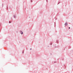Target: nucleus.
<instances>
[{
    "label": "nucleus",
    "mask_w": 73,
    "mask_h": 73,
    "mask_svg": "<svg viewBox=\"0 0 73 73\" xmlns=\"http://www.w3.org/2000/svg\"><path fill=\"white\" fill-rule=\"evenodd\" d=\"M64 25H65L66 26H67L68 25V23H67V22H66L65 24H64Z\"/></svg>",
    "instance_id": "nucleus-1"
},
{
    "label": "nucleus",
    "mask_w": 73,
    "mask_h": 73,
    "mask_svg": "<svg viewBox=\"0 0 73 73\" xmlns=\"http://www.w3.org/2000/svg\"><path fill=\"white\" fill-rule=\"evenodd\" d=\"M20 33H21V35H23V32H22V31H20Z\"/></svg>",
    "instance_id": "nucleus-2"
},
{
    "label": "nucleus",
    "mask_w": 73,
    "mask_h": 73,
    "mask_svg": "<svg viewBox=\"0 0 73 73\" xmlns=\"http://www.w3.org/2000/svg\"><path fill=\"white\" fill-rule=\"evenodd\" d=\"M13 17L14 18H16V15H13Z\"/></svg>",
    "instance_id": "nucleus-3"
},
{
    "label": "nucleus",
    "mask_w": 73,
    "mask_h": 73,
    "mask_svg": "<svg viewBox=\"0 0 73 73\" xmlns=\"http://www.w3.org/2000/svg\"><path fill=\"white\" fill-rule=\"evenodd\" d=\"M56 43H57V44H58V40H56Z\"/></svg>",
    "instance_id": "nucleus-4"
},
{
    "label": "nucleus",
    "mask_w": 73,
    "mask_h": 73,
    "mask_svg": "<svg viewBox=\"0 0 73 73\" xmlns=\"http://www.w3.org/2000/svg\"><path fill=\"white\" fill-rule=\"evenodd\" d=\"M50 44V45H52V42H51Z\"/></svg>",
    "instance_id": "nucleus-5"
},
{
    "label": "nucleus",
    "mask_w": 73,
    "mask_h": 73,
    "mask_svg": "<svg viewBox=\"0 0 73 73\" xmlns=\"http://www.w3.org/2000/svg\"><path fill=\"white\" fill-rule=\"evenodd\" d=\"M33 1H32V0H31V3H32Z\"/></svg>",
    "instance_id": "nucleus-6"
},
{
    "label": "nucleus",
    "mask_w": 73,
    "mask_h": 73,
    "mask_svg": "<svg viewBox=\"0 0 73 73\" xmlns=\"http://www.w3.org/2000/svg\"><path fill=\"white\" fill-rule=\"evenodd\" d=\"M56 61H55V62H54V63H56Z\"/></svg>",
    "instance_id": "nucleus-7"
},
{
    "label": "nucleus",
    "mask_w": 73,
    "mask_h": 73,
    "mask_svg": "<svg viewBox=\"0 0 73 73\" xmlns=\"http://www.w3.org/2000/svg\"><path fill=\"white\" fill-rule=\"evenodd\" d=\"M24 51H23V52H22V53H24Z\"/></svg>",
    "instance_id": "nucleus-8"
},
{
    "label": "nucleus",
    "mask_w": 73,
    "mask_h": 73,
    "mask_svg": "<svg viewBox=\"0 0 73 73\" xmlns=\"http://www.w3.org/2000/svg\"><path fill=\"white\" fill-rule=\"evenodd\" d=\"M9 23H11V21H9Z\"/></svg>",
    "instance_id": "nucleus-9"
},
{
    "label": "nucleus",
    "mask_w": 73,
    "mask_h": 73,
    "mask_svg": "<svg viewBox=\"0 0 73 73\" xmlns=\"http://www.w3.org/2000/svg\"><path fill=\"white\" fill-rule=\"evenodd\" d=\"M60 2H58V4H60Z\"/></svg>",
    "instance_id": "nucleus-10"
},
{
    "label": "nucleus",
    "mask_w": 73,
    "mask_h": 73,
    "mask_svg": "<svg viewBox=\"0 0 73 73\" xmlns=\"http://www.w3.org/2000/svg\"><path fill=\"white\" fill-rule=\"evenodd\" d=\"M30 50H32V48H31L30 49Z\"/></svg>",
    "instance_id": "nucleus-11"
},
{
    "label": "nucleus",
    "mask_w": 73,
    "mask_h": 73,
    "mask_svg": "<svg viewBox=\"0 0 73 73\" xmlns=\"http://www.w3.org/2000/svg\"><path fill=\"white\" fill-rule=\"evenodd\" d=\"M46 1H47V2H48V0H46Z\"/></svg>",
    "instance_id": "nucleus-12"
},
{
    "label": "nucleus",
    "mask_w": 73,
    "mask_h": 73,
    "mask_svg": "<svg viewBox=\"0 0 73 73\" xmlns=\"http://www.w3.org/2000/svg\"><path fill=\"white\" fill-rule=\"evenodd\" d=\"M68 28H69V29H70V27H69Z\"/></svg>",
    "instance_id": "nucleus-13"
},
{
    "label": "nucleus",
    "mask_w": 73,
    "mask_h": 73,
    "mask_svg": "<svg viewBox=\"0 0 73 73\" xmlns=\"http://www.w3.org/2000/svg\"><path fill=\"white\" fill-rule=\"evenodd\" d=\"M2 7H3V4H2Z\"/></svg>",
    "instance_id": "nucleus-14"
},
{
    "label": "nucleus",
    "mask_w": 73,
    "mask_h": 73,
    "mask_svg": "<svg viewBox=\"0 0 73 73\" xmlns=\"http://www.w3.org/2000/svg\"><path fill=\"white\" fill-rule=\"evenodd\" d=\"M17 33H18V32L17 31Z\"/></svg>",
    "instance_id": "nucleus-15"
},
{
    "label": "nucleus",
    "mask_w": 73,
    "mask_h": 73,
    "mask_svg": "<svg viewBox=\"0 0 73 73\" xmlns=\"http://www.w3.org/2000/svg\"><path fill=\"white\" fill-rule=\"evenodd\" d=\"M7 9H8V7H7Z\"/></svg>",
    "instance_id": "nucleus-16"
},
{
    "label": "nucleus",
    "mask_w": 73,
    "mask_h": 73,
    "mask_svg": "<svg viewBox=\"0 0 73 73\" xmlns=\"http://www.w3.org/2000/svg\"><path fill=\"white\" fill-rule=\"evenodd\" d=\"M12 19V18H11V19Z\"/></svg>",
    "instance_id": "nucleus-17"
},
{
    "label": "nucleus",
    "mask_w": 73,
    "mask_h": 73,
    "mask_svg": "<svg viewBox=\"0 0 73 73\" xmlns=\"http://www.w3.org/2000/svg\"><path fill=\"white\" fill-rule=\"evenodd\" d=\"M48 47H49V46H48Z\"/></svg>",
    "instance_id": "nucleus-18"
}]
</instances>
